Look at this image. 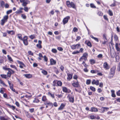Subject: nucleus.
Listing matches in <instances>:
<instances>
[{
    "label": "nucleus",
    "mask_w": 120,
    "mask_h": 120,
    "mask_svg": "<svg viewBox=\"0 0 120 120\" xmlns=\"http://www.w3.org/2000/svg\"><path fill=\"white\" fill-rule=\"evenodd\" d=\"M116 68V66H113L110 68L108 76L109 78L111 79L113 77L115 74Z\"/></svg>",
    "instance_id": "7ed1b4c3"
},
{
    "label": "nucleus",
    "mask_w": 120,
    "mask_h": 120,
    "mask_svg": "<svg viewBox=\"0 0 120 120\" xmlns=\"http://www.w3.org/2000/svg\"><path fill=\"white\" fill-rule=\"evenodd\" d=\"M91 83L92 85L95 84L97 86H98L99 83V80H97L96 81L95 79H93Z\"/></svg>",
    "instance_id": "4468645a"
},
{
    "label": "nucleus",
    "mask_w": 120,
    "mask_h": 120,
    "mask_svg": "<svg viewBox=\"0 0 120 120\" xmlns=\"http://www.w3.org/2000/svg\"><path fill=\"white\" fill-rule=\"evenodd\" d=\"M85 43L87 45L90 47L92 46L91 43L89 41H86L85 42Z\"/></svg>",
    "instance_id": "b1692460"
},
{
    "label": "nucleus",
    "mask_w": 120,
    "mask_h": 120,
    "mask_svg": "<svg viewBox=\"0 0 120 120\" xmlns=\"http://www.w3.org/2000/svg\"><path fill=\"white\" fill-rule=\"evenodd\" d=\"M103 68L106 70H108L110 68L109 66L106 62H105L103 64Z\"/></svg>",
    "instance_id": "9d476101"
},
{
    "label": "nucleus",
    "mask_w": 120,
    "mask_h": 120,
    "mask_svg": "<svg viewBox=\"0 0 120 120\" xmlns=\"http://www.w3.org/2000/svg\"><path fill=\"white\" fill-rule=\"evenodd\" d=\"M88 56V54L86 52L84 53L82 56L80 58L79 60V61H81L82 60H84V61H86L87 60V58Z\"/></svg>",
    "instance_id": "0eeeda50"
},
{
    "label": "nucleus",
    "mask_w": 120,
    "mask_h": 120,
    "mask_svg": "<svg viewBox=\"0 0 120 120\" xmlns=\"http://www.w3.org/2000/svg\"><path fill=\"white\" fill-rule=\"evenodd\" d=\"M24 76L27 78L29 79L32 77V75L30 74H26L24 75Z\"/></svg>",
    "instance_id": "cd10ccee"
},
{
    "label": "nucleus",
    "mask_w": 120,
    "mask_h": 120,
    "mask_svg": "<svg viewBox=\"0 0 120 120\" xmlns=\"http://www.w3.org/2000/svg\"><path fill=\"white\" fill-rule=\"evenodd\" d=\"M20 3H22V5L23 6H26L30 3V1L28 0H20Z\"/></svg>",
    "instance_id": "6e6552de"
},
{
    "label": "nucleus",
    "mask_w": 120,
    "mask_h": 120,
    "mask_svg": "<svg viewBox=\"0 0 120 120\" xmlns=\"http://www.w3.org/2000/svg\"><path fill=\"white\" fill-rule=\"evenodd\" d=\"M89 61H90V64L92 65H93V64H95L96 63L95 60L94 59H90V60Z\"/></svg>",
    "instance_id": "4c0bfd02"
},
{
    "label": "nucleus",
    "mask_w": 120,
    "mask_h": 120,
    "mask_svg": "<svg viewBox=\"0 0 120 120\" xmlns=\"http://www.w3.org/2000/svg\"><path fill=\"white\" fill-rule=\"evenodd\" d=\"M103 18L104 19L107 21H108L109 20L108 18L107 17V15H104L103 16Z\"/></svg>",
    "instance_id": "0e129e2a"
},
{
    "label": "nucleus",
    "mask_w": 120,
    "mask_h": 120,
    "mask_svg": "<svg viewBox=\"0 0 120 120\" xmlns=\"http://www.w3.org/2000/svg\"><path fill=\"white\" fill-rule=\"evenodd\" d=\"M62 90L65 93H69L71 92V90L64 86L62 87Z\"/></svg>",
    "instance_id": "9b49d317"
},
{
    "label": "nucleus",
    "mask_w": 120,
    "mask_h": 120,
    "mask_svg": "<svg viewBox=\"0 0 120 120\" xmlns=\"http://www.w3.org/2000/svg\"><path fill=\"white\" fill-rule=\"evenodd\" d=\"M8 18V15L4 16L3 18L1 20L0 22V24L2 26L4 25L5 23L7 22Z\"/></svg>",
    "instance_id": "423d86ee"
},
{
    "label": "nucleus",
    "mask_w": 120,
    "mask_h": 120,
    "mask_svg": "<svg viewBox=\"0 0 120 120\" xmlns=\"http://www.w3.org/2000/svg\"><path fill=\"white\" fill-rule=\"evenodd\" d=\"M1 120H8L9 118L8 117H5L3 116H1L0 117Z\"/></svg>",
    "instance_id": "7c9ffc66"
},
{
    "label": "nucleus",
    "mask_w": 120,
    "mask_h": 120,
    "mask_svg": "<svg viewBox=\"0 0 120 120\" xmlns=\"http://www.w3.org/2000/svg\"><path fill=\"white\" fill-rule=\"evenodd\" d=\"M10 88L13 92L17 94H18V91L16 90L15 89L13 88V87H11Z\"/></svg>",
    "instance_id": "ea45409f"
},
{
    "label": "nucleus",
    "mask_w": 120,
    "mask_h": 120,
    "mask_svg": "<svg viewBox=\"0 0 120 120\" xmlns=\"http://www.w3.org/2000/svg\"><path fill=\"white\" fill-rule=\"evenodd\" d=\"M70 94H69L68 95L67 97L68 98L69 101L72 103H73L74 101V97H71Z\"/></svg>",
    "instance_id": "2eb2a0df"
},
{
    "label": "nucleus",
    "mask_w": 120,
    "mask_h": 120,
    "mask_svg": "<svg viewBox=\"0 0 120 120\" xmlns=\"http://www.w3.org/2000/svg\"><path fill=\"white\" fill-rule=\"evenodd\" d=\"M75 46L76 49H78L80 47V44H78L76 45L75 44Z\"/></svg>",
    "instance_id": "8fccbe9b"
},
{
    "label": "nucleus",
    "mask_w": 120,
    "mask_h": 120,
    "mask_svg": "<svg viewBox=\"0 0 120 120\" xmlns=\"http://www.w3.org/2000/svg\"><path fill=\"white\" fill-rule=\"evenodd\" d=\"M7 57L8 60L11 63H12L11 62H13V60L9 55H8L7 56Z\"/></svg>",
    "instance_id": "2f4dec72"
},
{
    "label": "nucleus",
    "mask_w": 120,
    "mask_h": 120,
    "mask_svg": "<svg viewBox=\"0 0 120 120\" xmlns=\"http://www.w3.org/2000/svg\"><path fill=\"white\" fill-rule=\"evenodd\" d=\"M56 96H57L58 98H61L63 96V95L62 94H56Z\"/></svg>",
    "instance_id": "338daca9"
},
{
    "label": "nucleus",
    "mask_w": 120,
    "mask_h": 120,
    "mask_svg": "<svg viewBox=\"0 0 120 120\" xmlns=\"http://www.w3.org/2000/svg\"><path fill=\"white\" fill-rule=\"evenodd\" d=\"M73 83H72V85L74 87H78L79 86V82L78 80L76 81V82H75V81H73Z\"/></svg>",
    "instance_id": "f8f14e48"
},
{
    "label": "nucleus",
    "mask_w": 120,
    "mask_h": 120,
    "mask_svg": "<svg viewBox=\"0 0 120 120\" xmlns=\"http://www.w3.org/2000/svg\"><path fill=\"white\" fill-rule=\"evenodd\" d=\"M0 76L2 78L5 79H6L8 77L7 75L5 74H1Z\"/></svg>",
    "instance_id": "58836bf2"
},
{
    "label": "nucleus",
    "mask_w": 120,
    "mask_h": 120,
    "mask_svg": "<svg viewBox=\"0 0 120 120\" xmlns=\"http://www.w3.org/2000/svg\"><path fill=\"white\" fill-rule=\"evenodd\" d=\"M40 101L38 99L35 98L33 100V102L34 103H38Z\"/></svg>",
    "instance_id": "c03bdc74"
},
{
    "label": "nucleus",
    "mask_w": 120,
    "mask_h": 120,
    "mask_svg": "<svg viewBox=\"0 0 120 120\" xmlns=\"http://www.w3.org/2000/svg\"><path fill=\"white\" fill-rule=\"evenodd\" d=\"M67 80L68 81H70L72 78L73 74L72 73H71V74L67 73Z\"/></svg>",
    "instance_id": "ddd939ff"
},
{
    "label": "nucleus",
    "mask_w": 120,
    "mask_h": 120,
    "mask_svg": "<svg viewBox=\"0 0 120 120\" xmlns=\"http://www.w3.org/2000/svg\"><path fill=\"white\" fill-rule=\"evenodd\" d=\"M24 7L23 8V9L26 12H28L29 11V8H28L26 6H24Z\"/></svg>",
    "instance_id": "49530a36"
},
{
    "label": "nucleus",
    "mask_w": 120,
    "mask_h": 120,
    "mask_svg": "<svg viewBox=\"0 0 120 120\" xmlns=\"http://www.w3.org/2000/svg\"><path fill=\"white\" fill-rule=\"evenodd\" d=\"M98 15L99 16H102L103 15V13L101 11H99L98 13Z\"/></svg>",
    "instance_id": "680f3d73"
},
{
    "label": "nucleus",
    "mask_w": 120,
    "mask_h": 120,
    "mask_svg": "<svg viewBox=\"0 0 120 120\" xmlns=\"http://www.w3.org/2000/svg\"><path fill=\"white\" fill-rule=\"evenodd\" d=\"M17 62L18 63L20 64V65H22L24 67H26V65L23 62L19 60H17Z\"/></svg>",
    "instance_id": "e433bc0d"
},
{
    "label": "nucleus",
    "mask_w": 120,
    "mask_h": 120,
    "mask_svg": "<svg viewBox=\"0 0 120 120\" xmlns=\"http://www.w3.org/2000/svg\"><path fill=\"white\" fill-rule=\"evenodd\" d=\"M21 16L23 19H25L26 18V16L24 14H22L21 15Z\"/></svg>",
    "instance_id": "4d7b16f0"
},
{
    "label": "nucleus",
    "mask_w": 120,
    "mask_h": 120,
    "mask_svg": "<svg viewBox=\"0 0 120 120\" xmlns=\"http://www.w3.org/2000/svg\"><path fill=\"white\" fill-rule=\"evenodd\" d=\"M91 83V80L90 79H87L86 81V84L87 85L90 84Z\"/></svg>",
    "instance_id": "5fc2aeb1"
},
{
    "label": "nucleus",
    "mask_w": 120,
    "mask_h": 120,
    "mask_svg": "<svg viewBox=\"0 0 120 120\" xmlns=\"http://www.w3.org/2000/svg\"><path fill=\"white\" fill-rule=\"evenodd\" d=\"M60 69L63 72L64 70V66L61 65L60 67Z\"/></svg>",
    "instance_id": "69168bd1"
},
{
    "label": "nucleus",
    "mask_w": 120,
    "mask_h": 120,
    "mask_svg": "<svg viewBox=\"0 0 120 120\" xmlns=\"http://www.w3.org/2000/svg\"><path fill=\"white\" fill-rule=\"evenodd\" d=\"M8 82L10 88L12 87H13V84L11 81H9V80H8Z\"/></svg>",
    "instance_id": "72a5a7b5"
},
{
    "label": "nucleus",
    "mask_w": 120,
    "mask_h": 120,
    "mask_svg": "<svg viewBox=\"0 0 120 120\" xmlns=\"http://www.w3.org/2000/svg\"><path fill=\"white\" fill-rule=\"evenodd\" d=\"M3 69L5 71H8L7 74V77L9 78H10L12 74H14L15 72L12 69L7 67L6 66H5L3 67Z\"/></svg>",
    "instance_id": "f03ea898"
},
{
    "label": "nucleus",
    "mask_w": 120,
    "mask_h": 120,
    "mask_svg": "<svg viewBox=\"0 0 120 120\" xmlns=\"http://www.w3.org/2000/svg\"><path fill=\"white\" fill-rule=\"evenodd\" d=\"M72 31L74 32L75 33L77 32L78 31V30L77 28L74 27Z\"/></svg>",
    "instance_id": "3c124183"
},
{
    "label": "nucleus",
    "mask_w": 120,
    "mask_h": 120,
    "mask_svg": "<svg viewBox=\"0 0 120 120\" xmlns=\"http://www.w3.org/2000/svg\"><path fill=\"white\" fill-rule=\"evenodd\" d=\"M51 51L53 53L55 54L57 52V51L56 49L54 48H53L52 49Z\"/></svg>",
    "instance_id": "09e8293b"
},
{
    "label": "nucleus",
    "mask_w": 120,
    "mask_h": 120,
    "mask_svg": "<svg viewBox=\"0 0 120 120\" xmlns=\"http://www.w3.org/2000/svg\"><path fill=\"white\" fill-rule=\"evenodd\" d=\"M110 55L111 58H114L115 57V54L114 52L112 53L110 52Z\"/></svg>",
    "instance_id": "052dcab7"
},
{
    "label": "nucleus",
    "mask_w": 120,
    "mask_h": 120,
    "mask_svg": "<svg viewBox=\"0 0 120 120\" xmlns=\"http://www.w3.org/2000/svg\"><path fill=\"white\" fill-rule=\"evenodd\" d=\"M88 117L91 120H93L96 118V116L95 115L92 114H91Z\"/></svg>",
    "instance_id": "393cba45"
},
{
    "label": "nucleus",
    "mask_w": 120,
    "mask_h": 120,
    "mask_svg": "<svg viewBox=\"0 0 120 120\" xmlns=\"http://www.w3.org/2000/svg\"><path fill=\"white\" fill-rule=\"evenodd\" d=\"M82 64H83L85 68H87L88 66L86 64L84 61L82 63Z\"/></svg>",
    "instance_id": "864d4df0"
},
{
    "label": "nucleus",
    "mask_w": 120,
    "mask_h": 120,
    "mask_svg": "<svg viewBox=\"0 0 120 120\" xmlns=\"http://www.w3.org/2000/svg\"><path fill=\"white\" fill-rule=\"evenodd\" d=\"M71 49L73 50H74L76 49V48L75 47V44L71 46Z\"/></svg>",
    "instance_id": "e2e57ef3"
},
{
    "label": "nucleus",
    "mask_w": 120,
    "mask_h": 120,
    "mask_svg": "<svg viewBox=\"0 0 120 120\" xmlns=\"http://www.w3.org/2000/svg\"><path fill=\"white\" fill-rule=\"evenodd\" d=\"M37 47L39 49H41L42 48L41 45L37 44L36 45Z\"/></svg>",
    "instance_id": "6e6d98bb"
},
{
    "label": "nucleus",
    "mask_w": 120,
    "mask_h": 120,
    "mask_svg": "<svg viewBox=\"0 0 120 120\" xmlns=\"http://www.w3.org/2000/svg\"><path fill=\"white\" fill-rule=\"evenodd\" d=\"M43 58H44V61L46 62V64L47 65L48 60V57L46 56L45 55L43 57Z\"/></svg>",
    "instance_id": "f704fd0d"
},
{
    "label": "nucleus",
    "mask_w": 120,
    "mask_h": 120,
    "mask_svg": "<svg viewBox=\"0 0 120 120\" xmlns=\"http://www.w3.org/2000/svg\"><path fill=\"white\" fill-rule=\"evenodd\" d=\"M117 70L118 71H120V61L118 64L117 68Z\"/></svg>",
    "instance_id": "13d9d810"
},
{
    "label": "nucleus",
    "mask_w": 120,
    "mask_h": 120,
    "mask_svg": "<svg viewBox=\"0 0 120 120\" xmlns=\"http://www.w3.org/2000/svg\"><path fill=\"white\" fill-rule=\"evenodd\" d=\"M66 105V104L63 103H61L60 106L58 108V110H61L64 109Z\"/></svg>",
    "instance_id": "6ab92c4d"
},
{
    "label": "nucleus",
    "mask_w": 120,
    "mask_h": 120,
    "mask_svg": "<svg viewBox=\"0 0 120 120\" xmlns=\"http://www.w3.org/2000/svg\"><path fill=\"white\" fill-rule=\"evenodd\" d=\"M7 105L8 106V107L9 108H10L12 109L13 110H14L16 108V107L15 106L11 105L10 104H7Z\"/></svg>",
    "instance_id": "5701e85b"
},
{
    "label": "nucleus",
    "mask_w": 120,
    "mask_h": 120,
    "mask_svg": "<svg viewBox=\"0 0 120 120\" xmlns=\"http://www.w3.org/2000/svg\"><path fill=\"white\" fill-rule=\"evenodd\" d=\"M99 71L97 70H92L90 71V72L92 74H96L98 73Z\"/></svg>",
    "instance_id": "c85d7f7f"
},
{
    "label": "nucleus",
    "mask_w": 120,
    "mask_h": 120,
    "mask_svg": "<svg viewBox=\"0 0 120 120\" xmlns=\"http://www.w3.org/2000/svg\"><path fill=\"white\" fill-rule=\"evenodd\" d=\"M29 38L31 39H33L36 38L35 35L34 34L31 35L29 37Z\"/></svg>",
    "instance_id": "79ce46f5"
},
{
    "label": "nucleus",
    "mask_w": 120,
    "mask_h": 120,
    "mask_svg": "<svg viewBox=\"0 0 120 120\" xmlns=\"http://www.w3.org/2000/svg\"><path fill=\"white\" fill-rule=\"evenodd\" d=\"M42 101L44 102V104L48 101L46 96L45 95H43L41 98Z\"/></svg>",
    "instance_id": "a211bd4d"
},
{
    "label": "nucleus",
    "mask_w": 120,
    "mask_h": 120,
    "mask_svg": "<svg viewBox=\"0 0 120 120\" xmlns=\"http://www.w3.org/2000/svg\"><path fill=\"white\" fill-rule=\"evenodd\" d=\"M41 69L42 70L41 71V73L44 75H47L48 74V72L46 71L45 70L42 69Z\"/></svg>",
    "instance_id": "c756f323"
},
{
    "label": "nucleus",
    "mask_w": 120,
    "mask_h": 120,
    "mask_svg": "<svg viewBox=\"0 0 120 120\" xmlns=\"http://www.w3.org/2000/svg\"><path fill=\"white\" fill-rule=\"evenodd\" d=\"M78 76L77 75L75 74L74 75L73 78V79H75L76 81L78 80Z\"/></svg>",
    "instance_id": "37998d69"
},
{
    "label": "nucleus",
    "mask_w": 120,
    "mask_h": 120,
    "mask_svg": "<svg viewBox=\"0 0 120 120\" xmlns=\"http://www.w3.org/2000/svg\"><path fill=\"white\" fill-rule=\"evenodd\" d=\"M0 84L2 85L3 86L6 87L8 86L5 83L4 81L1 79L0 78Z\"/></svg>",
    "instance_id": "412c9836"
},
{
    "label": "nucleus",
    "mask_w": 120,
    "mask_h": 120,
    "mask_svg": "<svg viewBox=\"0 0 120 120\" xmlns=\"http://www.w3.org/2000/svg\"><path fill=\"white\" fill-rule=\"evenodd\" d=\"M17 36L18 38L19 39L23 41V43L26 46L28 45V38L27 36H24L22 38V35L21 34H17Z\"/></svg>",
    "instance_id": "f257e3e1"
},
{
    "label": "nucleus",
    "mask_w": 120,
    "mask_h": 120,
    "mask_svg": "<svg viewBox=\"0 0 120 120\" xmlns=\"http://www.w3.org/2000/svg\"><path fill=\"white\" fill-rule=\"evenodd\" d=\"M47 95L52 98V99L55 98V96L54 94H52L50 92H49L48 93Z\"/></svg>",
    "instance_id": "bb28decb"
},
{
    "label": "nucleus",
    "mask_w": 120,
    "mask_h": 120,
    "mask_svg": "<svg viewBox=\"0 0 120 120\" xmlns=\"http://www.w3.org/2000/svg\"><path fill=\"white\" fill-rule=\"evenodd\" d=\"M90 89L92 91L94 92H95V88L93 86H90Z\"/></svg>",
    "instance_id": "de8ad7c7"
},
{
    "label": "nucleus",
    "mask_w": 120,
    "mask_h": 120,
    "mask_svg": "<svg viewBox=\"0 0 120 120\" xmlns=\"http://www.w3.org/2000/svg\"><path fill=\"white\" fill-rule=\"evenodd\" d=\"M89 111L91 112H96L98 111V109L94 107H91Z\"/></svg>",
    "instance_id": "f3484780"
},
{
    "label": "nucleus",
    "mask_w": 120,
    "mask_h": 120,
    "mask_svg": "<svg viewBox=\"0 0 120 120\" xmlns=\"http://www.w3.org/2000/svg\"><path fill=\"white\" fill-rule=\"evenodd\" d=\"M115 48L117 51H120V48L118 47V45L117 43H116L115 44Z\"/></svg>",
    "instance_id": "c9c22d12"
},
{
    "label": "nucleus",
    "mask_w": 120,
    "mask_h": 120,
    "mask_svg": "<svg viewBox=\"0 0 120 120\" xmlns=\"http://www.w3.org/2000/svg\"><path fill=\"white\" fill-rule=\"evenodd\" d=\"M116 95L118 96H120V90H118L116 92Z\"/></svg>",
    "instance_id": "774afa93"
},
{
    "label": "nucleus",
    "mask_w": 120,
    "mask_h": 120,
    "mask_svg": "<svg viewBox=\"0 0 120 120\" xmlns=\"http://www.w3.org/2000/svg\"><path fill=\"white\" fill-rule=\"evenodd\" d=\"M10 66L11 68L14 69L17 71H18L17 68L15 65L11 64L10 65Z\"/></svg>",
    "instance_id": "a19ab883"
},
{
    "label": "nucleus",
    "mask_w": 120,
    "mask_h": 120,
    "mask_svg": "<svg viewBox=\"0 0 120 120\" xmlns=\"http://www.w3.org/2000/svg\"><path fill=\"white\" fill-rule=\"evenodd\" d=\"M111 96L112 97L114 98H115L116 97V95L115 94V91L113 90H111Z\"/></svg>",
    "instance_id": "a878e982"
},
{
    "label": "nucleus",
    "mask_w": 120,
    "mask_h": 120,
    "mask_svg": "<svg viewBox=\"0 0 120 120\" xmlns=\"http://www.w3.org/2000/svg\"><path fill=\"white\" fill-rule=\"evenodd\" d=\"M108 13L110 16H112L113 15L112 11L110 9H109Z\"/></svg>",
    "instance_id": "603ef678"
},
{
    "label": "nucleus",
    "mask_w": 120,
    "mask_h": 120,
    "mask_svg": "<svg viewBox=\"0 0 120 120\" xmlns=\"http://www.w3.org/2000/svg\"><path fill=\"white\" fill-rule=\"evenodd\" d=\"M70 19V17L69 16H67L64 18L62 21L63 25H64L67 23L68 22V20Z\"/></svg>",
    "instance_id": "1a4fd4ad"
},
{
    "label": "nucleus",
    "mask_w": 120,
    "mask_h": 120,
    "mask_svg": "<svg viewBox=\"0 0 120 120\" xmlns=\"http://www.w3.org/2000/svg\"><path fill=\"white\" fill-rule=\"evenodd\" d=\"M66 4L68 7L72 8L75 9H76V6L72 2H70V1L69 0L67 1H66Z\"/></svg>",
    "instance_id": "20e7f679"
},
{
    "label": "nucleus",
    "mask_w": 120,
    "mask_h": 120,
    "mask_svg": "<svg viewBox=\"0 0 120 120\" xmlns=\"http://www.w3.org/2000/svg\"><path fill=\"white\" fill-rule=\"evenodd\" d=\"M45 105H47L48 106H53V104L52 102L48 100L44 104Z\"/></svg>",
    "instance_id": "4be33fe9"
},
{
    "label": "nucleus",
    "mask_w": 120,
    "mask_h": 120,
    "mask_svg": "<svg viewBox=\"0 0 120 120\" xmlns=\"http://www.w3.org/2000/svg\"><path fill=\"white\" fill-rule=\"evenodd\" d=\"M23 8L22 7H20L19 9L18 10L15 12V13L17 14H19L23 12Z\"/></svg>",
    "instance_id": "dca6fc26"
},
{
    "label": "nucleus",
    "mask_w": 120,
    "mask_h": 120,
    "mask_svg": "<svg viewBox=\"0 0 120 120\" xmlns=\"http://www.w3.org/2000/svg\"><path fill=\"white\" fill-rule=\"evenodd\" d=\"M50 64L51 65H55L56 63V61L52 58L50 60Z\"/></svg>",
    "instance_id": "aec40b11"
},
{
    "label": "nucleus",
    "mask_w": 120,
    "mask_h": 120,
    "mask_svg": "<svg viewBox=\"0 0 120 120\" xmlns=\"http://www.w3.org/2000/svg\"><path fill=\"white\" fill-rule=\"evenodd\" d=\"M90 37L94 39L97 42H99V40L97 38L94 37L92 35H91Z\"/></svg>",
    "instance_id": "a18cd8bd"
},
{
    "label": "nucleus",
    "mask_w": 120,
    "mask_h": 120,
    "mask_svg": "<svg viewBox=\"0 0 120 120\" xmlns=\"http://www.w3.org/2000/svg\"><path fill=\"white\" fill-rule=\"evenodd\" d=\"M6 89L4 88H1L0 90V93L1 94H4V91H5Z\"/></svg>",
    "instance_id": "473e14b6"
},
{
    "label": "nucleus",
    "mask_w": 120,
    "mask_h": 120,
    "mask_svg": "<svg viewBox=\"0 0 120 120\" xmlns=\"http://www.w3.org/2000/svg\"><path fill=\"white\" fill-rule=\"evenodd\" d=\"M53 86H61L62 85V83L61 81L57 80H54L53 82Z\"/></svg>",
    "instance_id": "39448f33"
},
{
    "label": "nucleus",
    "mask_w": 120,
    "mask_h": 120,
    "mask_svg": "<svg viewBox=\"0 0 120 120\" xmlns=\"http://www.w3.org/2000/svg\"><path fill=\"white\" fill-rule=\"evenodd\" d=\"M90 7L93 8H96V6H95L94 4H90Z\"/></svg>",
    "instance_id": "bf43d9fd"
}]
</instances>
